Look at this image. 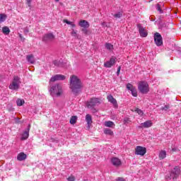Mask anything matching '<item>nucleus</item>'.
Masks as SVG:
<instances>
[{"instance_id": "obj_47", "label": "nucleus", "mask_w": 181, "mask_h": 181, "mask_svg": "<svg viewBox=\"0 0 181 181\" xmlns=\"http://www.w3.org/2000/svg\"><path fill=\"white\" fill-rule=\"evenodd\" d=\"M56 1V2H59V0H55Z\"/></svg>"}, {"instance_id": "obj_14", "label": "nucleus", "mask_w": 181, "mask_h": 181, "mask_svg": "<svg viewBox=\"0 0 181 181\" xmlns=\"http://www.w3.org/2000/svg\"><path fill=\"white\" fill-rule=\"evenodd\" d=\"M137 28H139V34L141 37H146V36H148V31L146 30L142 25L138 24Z\"/></svg>"}, {"instance_id": "obj_17", "label": "nucleus", "mask_w": 181, "mask_h": 181, "mask_svg": "<svg viewBox=\"0 0 181 181\" xmlns=\"http://www.w3.org/2000/svg\"><path fill=\"white\" fill-rule=\"evenodd\" d=\"M78 25L81 26V28H83L84 29L90 28V23L85 20H81L78 23Z\"/></svg>"}, {"instance_id": "obj_20", "label": "nucleus", "mask_w": 181, "mask_h": 181, "mask_svg": "<svg viewBox=\"0 0 181 181\" xmlns=\"http://www.w3.org/2000/svg\"><path fill=\"white\" fill-rule=\"evenodd\" d=\"M104 126L107 128H115V123L112 121H106L104 122Z\"/></svg>"}, {"instance_id": "obj_29", "label": "nucleus", "mask_w": 181, "mask_h": 181, "mask_svg": "<svg viewBox=\"0 0 181 181\" xmlns=\"http://www.w3.org/2000/svg\"><path fill=\"white\" fill-rule=\"evenodd\" d=\"M16 104H17L18 107H22V105H23L25 104V100H21V99H18L16 100Z\"/></svg>"}, {"instance_id": "obj_40", "label": "nucleus", "mask_w": 181, "mask_h": 181, "mask_svg": "<svg viewBox=\"0 0 181 181\" xmlns=\"http://www.w3.org/2000/svg\"><path fill=\"white\" fill-rule=\"evenodd\" d=\"M64 23H66L67 25H71L73 23L71 21H69L68 20H64Z\"/></svg>"}, {"instance_id": "obj_23", "label": "nucleus", "mask_w": 181, "mask_h": 181, "mask_svg": "<svg viewBox=\"0 0 181 181\" xmlns=\"http://www.w3.org/2000/svg\"><path fill=\"white\" fill-rule=\"evenodd\" d=\"M103 132L105 135H109L110 136H112V135H114V132H112L111 129L105 128L104 129Z\"/></svg>"}, {"instance_id": "obj_9", "label": "nucleus", "mask_w": 181, "mask_h": 181, "mask_svg": "<svg viewBox=\"0 0 181 181\" xmlns=\"http://www.w3.org/2000/svg\"><path fill=\"white\" fill-rule=\"evenodd\" d=\"M146 153V148L141 146H137L135 148V155H139L140 156H144Z\"/></svg>"}, {"instance_id": "obj_21", "label": "nucleus", "mask_w": 181, "mask_h": 181, "mask_svg": "<svg viewBox=\"0 0 181 181\" xmlns=\"http://www.w3.org/2000/svg\"><path fill=\"white\" fill-rule=\"evenodd\" d=\"M86 121L88 127H90V125H91V124H93V118L91 117V115H90L89 114H87L86 115Z\"/></svg>"}, {"instance_id": "obj_2", "label": "nucleus", "mask_w": 181, "mask_h": 181, "mask_svg": "<svg viewBox=\"0 0 181 181\" xmlns=\"http://www.w3.org/2000/svg\"><path fill=\"white\" fill-rule=\"evenodd\" d=\"M49 93L52 97H60L63 93V89L60 84H52V82H49Z\"/></svg>"}, {"instance_id": "obj_32", "label": "nucleus", "mask_w": 181, "mask_h": 181, "mask_svg": "<svg viewBox=\"0 0 181 181\" xmlns=\"http://www.w3.org/2000/svg\"><path fill=\"white\" fill-rule=\"evenodd\" d=\"M135 112H136L137 114H139V115H140L141 117H142V115H144V111H142L141 110H140L139 108H136L135 110Z\"/></svg>"}, {"instance_id": "obj_38", "label": "nucleus", "mask_w": 181, "mask_h": 181, "mask_svg": "<svg viewBox=\"0 0 181 181\" xmlns=\"http://www.w3.org/2000/svg\"><path fill=\"white\" fill-rule=\"evenodd\" d=\"M18 37H20L21 42H25V37L22 36V34H19Z\"/></svg>"}, {"instance_id": "obj_37", "label": "nucleus", "mask_w": 181, "mask_h": 181, "mask_svg": "<svg viewBox=\"0 0 181 181\" xmlns=\"http://www.w3.org/2000/svg\"><path fill=\"white\" fill-rule=\"evenodd\" d=\"M67 180H68V181H74V180H75L74 176L69 177L67 178Z\"/></svg>"}, {"instance_id": "obj_4", "label": "nucleus", "mask_w": 181, "mask_h": 181, "mask_svg": "<svg viewBox=\"0 0 181 181\" xmlns=\"http://www.w3.org/2000/svg\"><path fill=\"white\" fill-rule=\"evenodd\" d=\"M138 88L141 94H148L149 93V84L145 81L139 82Z\"/></svg>"}, {"instance_id": "obj_11", "label": "nucleus", "mask_w": 181, "mask_h": 181, "mask_svg": "<svg viewBox=\"0 0 181 181\" xmlns=\"http://www.w3.org/2000/svg\"><path fill=\"white\" fill-rule=\"evenodd\" d=\"M64 80H66V76L64 75L57 74L50 78L49 83H54V81H63Z\"/></svg>"}, {"instance_id": "obj_18", "label": "nucleus", "mask_w": 181, "mask_h": 181, "mask_svg": "<svg viewBox=\"0 0 181 181\" xmlns=\"http://www.w3.org/2000/svg\"><path fill=\"white\" fill-rule=\"evenodd\" d=\"M153 125V123L151 120H147L141 124L140 128H151Z\"/></svg>"}, {"instance_id": "obj_43", "label": "nucleus", "mask_w": 181, "mask_h": 181, "mask_svg": "<svg viewBox=\"0 0 181 181\" xmlns=\"http://www.w3.org/2000/svg\"><path fill=\"white\" fill-rule=\"evenodd\" d=\"M116 181H125V180L122 177H119L116 180Z\"/></svg>"}, {"instance_id": "obj_7", "label": "nucleus", "mask_w": 181, "mask_h": 181, "mask_svg": "<svg viewBox=\"0 0 181 181\" xmlns=\"http://www.w3.org/2000/svg\"><path fill=\"white\" fill-rule=\"evenodd\" d=\"M126 88H127L128 91L131 92L132 95H133V97H138V91L136 90V88L132 86V84L127 83L126 85Z\"/></svg>"}, {"instance_id": "obj_16", "label": "nucleus", "mask_w": 181, "mask_h": 181, "mask_svg": "<svg viewBox=\"0 0 181 181\" xmlns=\"http://www.w3.org/2000/svg\"><path fill=\"white\" fill-rule=\"evenodd\" d=\"M111 162L113 166H115L116 168H119V166L122 165V162L121 161V160L116 157L112 158Z\"/></svg>"}, {"instance_id": "obj_42", "label": "nucleus", "mask_w": 181, "mask_h": 181, "mask_svg": "<svg viewBox=\"0 0 181 181\" xmlns=\"http://www.w3.org/2000/svg\"><path fill=\"white\" fill-rule=\"evenodd\" d=\"M28 32H29V29H28V28H25L23 30V33H25V35H28Z\"/></svg>"}, {"instance_id": "obj_34", "label": "nucleus", "mask_w": 181, "mask_h": 181, "mask_svg": "<svg viewBox=\"0 0 181 181\" xmlns=\"http://www.w3.org/2000/svg\"><path fill=\"white\" fill-rule=\"evenodd\" d=\"M124 124H129V122H131V119H129V118H128V117H125L124 119Z\"/></svg>"}, {"instance_id": "obj_12", "label": "nucleus", "mask_w": 181, "mask_h": 181, "mask_svg": "<svg viewBox=\"0 0 181 181\" xmlns=\"http://www.w3.org/2000/svg\"><path fill=\"white\" fill-rule=\"evenodd\" d=\"M52 40H54V35L52 33H47L44 35L42 37V41L49 42H52Z\"/></svg>"}, {"instance_id": "obj_3", "label": "nucleus", "mask_w": 181, "mask_h": 181, "mask_svg": "<svg viewBox=\"0 0 181 181\" xmlns=\"http://www.w3.org/2000/svg\"><path fill=\"white\" fill-rule=\"evenodd\" d=\"M101 104V99L98 98H91L89 100H88L86 103L87 108L95 112L97 110L96 107H98Z\"/></svg>"}, {"instance_id": "obj_1", "label": "nucleus", "mask_w": 181, "mask_h": 181, "mask_svg": "<svg viewBox=\"0 0 181 181\" xmlns=\"http://www.w3.org/2000/svg\"><path fill=\"white\" fill-rule=\"evenodd\" d=\"M81 81L78 79V77L76 75L70 76V85L69 88L71 90L74 94H78L81 91Z\"/></svg>"}, {"instance_id": "obj_13", "label": "nucleus", "mask_w": 181, "mask_h": 181, "mask_svg": "<svg viewBox=\"0 0 181 181\" xmlns=\"http://www.w3.org/2000/svg\"><path fill=\"white\" fill-rule=\"evenodd\" d=\"M30 131V124L28 125V128L23 131L21 134V141H26L29 138V132Z\"/></svg>"}, {"instance_id": "obj_24", "label": "nucleus", "mask_w": 181, "mask_h": 181, "mask_svg": "<svg viewBox=\"0 0 181 181\" xmlns=\"http://www.w3.org/2000/svg\"><path fill=\"white\" fill-rule=\"evenodd\" d=\"M105 47L110 52H112V50H114V45H112L111 43L107 42L105 45Z\"/></svg>"}, {"instance_id": "obj_26", "label": "nucleus", "mask_w": 181, "mask_h": 181, "mask_svg": "<svg viewBox=\"0 0 181 181\" xmlns=\"http://www.w3.org/2000/svg\"><path fill=\"white\" fill-rule=\"evenodd\" d=\"M77 116H72L69 120V122L71 125H74L77 122Z\"/></svg>"}, {"instance_id": "obj_19", "label": "nucleus", "mask_w": 181, "mask_h": 181, "mask_svg": "<svg viewBox=\"0 0 181 181\" xmlns=\"http://www.w3.org/2000/svg\"><path fill=\"white\" fill-rule=\"evenodd\" d=\"M26 59L27 62H28V63H30V64H35V63L36 62L33 54L27 55Z\"/></svg>"}, {"instance_id": "obj_44", "label": "nucleus", "mask_w": 181, "mask_h": 181, "mask_svg": "<svg viewBox=\"0 0 181 181\" xmlns=\"http://www.w3.org/2000/svg\"><path fill=\"white\" fill-rule=\"evenodd\" d=\"M177 148H172V151H173V152H177Z\"/></svg>"}, {"instance_id": "obj_5", "label": "nucleus", "mask_w": 181, "mask_h": 181, "mask_svg": "<svg viewBox=\"0 0 181 181\" xmlns=\"http://www.w3.org/2000/svg\"><path fill=\"white\" fill-rule=\"evenodd\" d=\"M19 84H21V78L19 76H14L12 83L8 86V88L13 90H19Z\"/></svg>"}, {"instance_id": "obj_6", "label": "nucleus", "mask_w": 181, "mask_h": 181, "mask_svg": "<svg viewBox=\"0 0 181 181\" xmlns=\"http://www.w3.org/2000/svg\"><path fill=\"white\" fill-rule=\"evenodd\" d=\"M179 175H180V168L177 166L172 170L170 176V180H172V179L173 180H175V179L179 177Z\"/></svg>"}, {"instance_id": "obj_46", "label": "nucleus", "mask_w": 181, "mask_h": 181, "mask_svg": "<svg viewBox=\"0 0 181 181\" xmlns=\"http://www.w3.org/2000/svg\"><path fill=\"white\" fill-rule=\"evenodd\" d=\"M82 31L84 32L85 33H87V30L86 29H82Z\"/></svg>"}, {"instance_id": "obj_28", "label": "nucleus", "mask_w": 181, "mask_h": 181, "mask_svg": "<svg viewBox=\"0 0 181 181\" xmlns=\"http://www.w3.org/2000/svg\"><path fill=\"white\" fill-rule=\"evenodd\" d=\"M71 35L73 36V37H75V39H78V34H77V30H75L74 29H72Z\"/></svg>"}, {"instance_id": "obj_33", "label": "nucleus", "mask_w": 181, "mask_h": 181, "mask_svg": "<svg viewBox=\"0 0 181 181\" xmlns=\"http://www.w3.org/2000/svg\"><path fill=\"white\" fill-rule=\"evenodd\" d=\"M156 9L159 12V13H163V10L160 8V4H157Z\"/></svg>"}, {"instance_id": "obj_35", "label": "nucleus", "mask_w": 181, "mask_h": 181, "mask_svg": "<svg viewBox=\"0 0 181 181\" xmlns=\"http://www.w3.org/2000/svg\"><path fill=\"white\" fill-rule=\"evenodd\" d=\"M170 106L169 105H165V107H162L161 110H164V111H168V110H169Z\"/></svg>"}, {"instance_id": "obj_15", "label": "nucleus", "mask_w": 181, "mask_h": 181, "mask_svg": "<svg viewBox=\"0 0 181 181\" xmlns=\"http://www.w3.org/2000/svg\"><path fill=\"white\" fill-rule=\"evenodd\" d=\"M107 100L109 103H111V104H112L114 108H118V103L117 102V100L114 98L113 95H108L107 96Z\"/></svg>"}, {"instance_id": "obj_27", "label": "nucleus", "mask_w": 181, "mask_h": 181, "mask_svg": "<svg viewBox=\"0 0 181 181\" xmlns=\"http://www.w3.org/2000/svg\"><path fill=\"white\" fill-rule=\"evenodd\" d=\"M160 159H165L166 158V151H161L159 153Z\"/></svg>"}, {"instance_id": "obj_22", "label": "nucleus", "mask_w": 181, "mask_h": 181, "mask_svg": "<svg viewBox=\"0 0 181 181\" xmlns=\"http://www.w3.org/2000/svg\"><path fill=\"white\" fill-rule=\"evenodd\" d=\"M28 156H26V154H25V153H20L18 156H17V159L18 160L22 161V160H25V159H26Z\"/></svg>"}, {"instance_id": "obj_31", "label": "nucleus", "mask_w": 181, "mask_h": 181, "mask_svg": "<svg viewBox=\"0 0 181 181\" xmlns=\"http://www.w3.org/2000/svg\"><path fill=\"white\" fill-rule=\"evenodd\" d=\"M6 18L7 16L6 14L0 13V22H5Z\"/></svg>"}, {"instance_id": "obj_39", "label": "nucleus", "mask_w": 181, "mask_h": 181, "mask_svg": "<svg viewBox=\"0 0 181 181\" xmlns=\"http://www.w3.org/2000/svg\"><path fill=\"white\" fill-rule=\"evenodd\" d=\"M54 66H60V62L57 60L54 61Z\"/></svg>"}, {"instance_id": "obj_10", "label": "nucleus", "mask_w": 181, "mask_h": 181, "mask_svg": "<svg viewBox=\"0 0 181 181\" xmlns=\"http://www.w3.org/2000/svg\"><path fill=\"white\" fill-rule=\"evenodd\" d=\"M117 63V57H112L110 59L104 63V67L106 69H110L112 66H114Z\"/></svg>"}, {"instance_id": "obj_45", "label": "nucleus", "mask_w": 181, "mask_h": 181, "mask_svg": "<svg viewBox=\"0 0 181 181\" xmlns=\"http://www.w3.org/2000/svg\"><path fill=\"white\" fill-rule=\"evenodd\" d=\"M71 28H76V24L71 23Z\"/></svg>"}, {"instance_id": "obj_8", "label": "nucleus", "mask_w": 181, "mask_h": 181, "mask_svg": "<svg viewBox=\"0 0 181 181\" xmlns=\"http://www.w3.org/2000/svg\"><path fill=\"white\" fill-rule=\"evenodd\" d=\"M154 42L156 46H162L163 45V41L162 40V35L159 33H156L154 34Z\"/></svg>"}, {"instance_id": "obj_36", "label": "nucleus", "mask_w": 181, "mask_h": 181, "mask_svg": "<svg viewBox=\"0 0 181 181\" xmlns=\"http://www.w3.org/2000/svg\"><path fill=\"white\" fill-rule=\"evenodd\" d=\"M27 2V5L29 8H30L32 6L31 4H32V0H26Z\"/></svg>"}, {"instance_id": "obj_30", "label": "nucleus", "mask_w": 181, "mask_h": 181, "mask_svg": "<svg viewBox=\"0 0 181 181\" xmlns=\"http://www.w3.org/2000/svg\"><path fill=\"white\" fill-rule=\"evenodd\" d=\"M114 18L116 19H120V18H122V12L119 11L113 15Z\"/></svg>"}, {"instance_id": "obj_41", "label": "nucleus", "mask_w": 181, "mask_h": 181, "mask_svg": "<svg viewBox=\"0 0 181 181\" xmlns=\"http://www.w3.org/2000/svg\"><path fill=\"white\" fill-rule=\"evenodd\" d=\"M121 72V66H119L117 68V76H119V73Z\"/></svg>"}, {"instance_id": "obj_25", "label": "nucleus", "mask_w": 181, "mask_h": 181, "mask_svg": "<svg viewBox=\"0 0 181 181\" xmlns=\"http://www.w3.org/2000/svg\"><path fill=\"white\" fill-rule=\"evenodd\" d=\"M2 32L4 35H9V33H11V30H9V28L5 26L2 28Z\"/></svg>"}]
</instances>
